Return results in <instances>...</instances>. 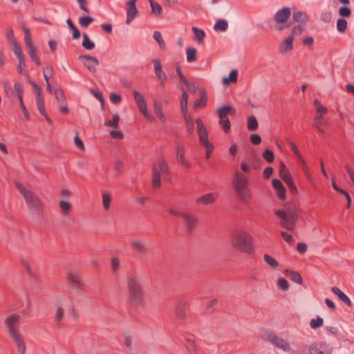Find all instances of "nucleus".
<instances>
[{
    "mask_svg": "<svg viewBox=\"0 0 354 354\" xmlns=\"http://www.w3.org/2000/svg\"><path fill=\"white\" fill-rule=\"evenodd\" d=\"M28 82L32 86L35 91V99L41 98L42 97V90L39 86H38L36 83L31 81L30 80H28Z\"/></svg>",
    "mask_w": 354,
    "mask_h": 354,
    "instance_id": "obj_47",
    "label": "nucleus"
},
{
    "mask_svg": "<svg viewBox=\"0 0 354 354\" xmlns=\"http://www.w3.org/2000/svg\"><path fill=\"white\" fill-rule=\"evenodd\" d=\"M215 198L213 194L208 193L202 196L198 197L196 203L198 205H207L209 204H212L214 202Z\"/></svg>",
    "mask_w": 354,
    "mask_h": 354,
    "instance_id": "obj_20",
    "label": "nucleus"
},
{
    "mask_svg": "<svg viewBox=\"0 0 354 354\" xmlns=\"http://www.w3.org/2000/svg\"><path fill=\"white\" fill-rule=\"evenodd\" d=\"M264 261L270 266L272 268H277L279 266L278 262L271 256L268 254H265L263 256Z\"/></svg>",
    "mask_w": 354,
    "mask_h": 354,
    "instance_id": "obj_41",
    "label": "nucleus"
},
{
    "mask_svg": "<svg viewBox=\"0 0 354 354\" xmlns=\"http://www.w3.org/2000/svg\"><path fill=\"white\" fill-rule=\"evenodd\" d=\"M35 100H36V104H37L38 111L42 115H45L46 110H45V107H44V98L43 97L37 98V99H35Z\"/></svg>",
    "mask_w": 354,
    "mask_h": 354,
    "instance_id": "obj_52",
    "label": "nucleus"
},
{
    "mask_svg": "<svg viewBox=\"0 0 354 354\" xmlns=\"http://www.w3.org/2000/svg\"><path fill=\"white\" fill-rule=\"evenodd\" d=\"M206 104V95L203 91H201V99H198L194 102V107H203Z\"/></svg>",
    "mask_w": 354,
    "mask_h": 354,
    "instance_id": "obj_44",
    "label": "nucleus"
},
{
    "mask_svg": "<svg viewBox=\"0 0 354 354\" xmlns=\"http://www.w3.org/2000/svg\"><path fill=\"white\" fill-rule=\"evenodd\" d=\"M153 103L154 111H155V113L157 115V117L162 115L163 111H162V105L161 102H160L159 101H158L157 100L155 99L153 100Z\"/></svg>",
    "mask_w": 354,
    "mask_h": 354,
    "instance_id": "obj_49",
    "label": "nucleus"
},
{
    "mask_svg": "<svg viewBox=\"0 0 354 354\" xmlns=\"http://www.w3.org/2000/svg\"><path fill=\"white\" fill-rule=\"evenodd\" d=\"M313 124L317 127L319 125H327L328 123L322 118V115H317L314 118Z\"/></svg>",
    "mask_w": 354,
    "mask_h": 354,
    "instance_id": "obj_61",
    "label": "nucleus"
},
{
    "mask_svg": "<svg viewBox=\"0 0 354 354\" xmlns=\"http://www.w3.org/2000/svg\"><path fill=\"white\" fill-rule=\"evenodd\" d=\"M66 279L71 288L76 290L77 295H80L84 285L80 276L76 272L70 271L67 274Z\"/></svg>",
    "mask_w": 354,
    "mask_h": 354,
    "instance_id": "obj_10",
    "label": "nucleus"
},
{
    "mask_svg": "<svg viewBox=\"0 0 354 354\" xmlns=\"http://www.w3.org/2000/svg\"><path fill=\"white\" fill-rule=\"evenodd\" d=\"M55 97L56 100L59 102H63L66 100L64 92L62 88L55 89Z\"/></svg>",
    "mask_w": 354,
    "mask_h": 354,
    "instance_id": "obj_57",
    "label": "nucleus"
},
{
    "mask_svg": "<svg viewBox=\"0 0 354 354\" xmlns=\"http://www.w3.org/2000/svg\"><path fill=\"white\" fill-rule=\"evenodd\" d=\"M235 112V109L229 105H224L216 110L219 119L228 118L227 115L229 114L234 115Z\"/></svg>",
    "mask_w": 354,
    "mask_h": 354,
    "instance_id": "obj_18",
    "label": "nucleus"
},
{
    "mask_svg": "<svg viewBox=\"0 0 354 354\" xmlns=\"http://www.w3.org/2000/svg\"><path fill=\"white\" fill-rule=\"evenodd\" d=\"M185 148L183 145L180 143L177 144L176 159L179 162L184 159Z\"/></svg>",
    "mask_w": 354,
    "mask_h": 354,
    "instance_id": "obj_51",
    "label": "nucleus"
},
{
    "mask_svg": "<svg viewBox=\"0 0 354 354\" xmlns=\"http://www.w3.org/2000/svg\"><path fill=\"white\" fill-rule=\"evenodd\" d=\"M197 128L196 131L199 138V143L202 147H205L209 145H212L208 140V133L203 124V122L201 119L197 118L196 120Z\"/></svg>",
    "mask_w": 354,
    "mask_h": 354,
    "instance_id": "obj_9",
    "label": "nucleus"
},
{
    "mask_svg": "<svg viewBox=\"0 0 354 354\" xmlns=\"http://www.w3.org/2000/svg\"><path fill=\"white\" fill-rule=\"evenodd\" d=\"M138 10L133 1L127 3V19L126 24H129L137 16Z\"/></svg>",
    "mask_w": 354,
    "mask_h": 354,
    "instance_id": "obj_16",
    "label": "nucleus"
},
{
    "mask_svg": "<svg viewBox=\"0 0 354 354\" xmlns=\"http://www.w3.org/2000/svg\"><path fill=\"white\" fill-rule=\"evenodd\" d=\"M151 13L157 17H159L162 15V6L157 2L151 1H149Z\"/></svg>",
    "mask_w": 354,
    "mask_h": 354,
    "instance_id": "obj_37",
    "label": "nucleus"
},
{
    "mask_svg": "<svg viewBox=\"0 0 354 354\" xmlns=\"http://www.w3.org/2000/svg\"><path fill=\"white\" fill-rule=\"evenodd\" d=\"M192 30L194 34L193 39L196 40L199 44L202 43L205 37V32L202 29H200L194 26L192 27Z\"/></svg>",
    "mask_w": 354,
    "mask_h": 354,
    "instance_id": "obj_33",
    "label": "nucleus"
},
{
    "mask_svg": "<svg viewBox=\"0 0 354 354\" xmlns=\"http://www.w3.org/2000/svg\"><path fill=\"white\" fill-rule=\"evenodd\" d=\"M111 266L112 271L114 274H116L120 266V260L117 257H113L111 261Z\"/></svg>",
    "mask_w": 354,
    "mask_h": 354,
    "instance_id": "obj_63",
    "label": "nucleus"
},
{
    "mask_svg": "<svg viewBox=\"0 0 354 354\" xmlns=\"http://www.w3.org/2000/svg\"><path fill=\"white\" fill-rule=\"evenodd\" d=\"M347 28V21L343 18L338 19L337 21V29L340 32H344Z\"/></svg>",
    "mask_w": 354,
    "mask_h": 354,
    "instance_id": "obj_48",
    "label": "nucleus"
},
{
    "mask_svg": "<svg viewBox=\"0 0 354 354\" xmlns=\"http://www.w3.org/2000/svg\"><path fill=\"white\" fill-rule=\"evenodd\" d=\"M169 169L167 162L162 158L158 159L157 165H154L152 171V185L158 188L161 185L160 178L169 179Z\"/></svg>",
    "mask_w": 354,
    "mask_h": 354,
    "instance_id": "obj_7",
    "label": "nucleus"
},
{
    "mask_svg": "<svg viewBox=\"0 0 354 354\" xmlns=\"http://www.w3.org/2000/svg\"><path fill=\"white\" fill-rule=\"evenodd\" d=\"M263 158L269 163H271L274 160V153L270 149H266L263 154Z\"/></svg>",
    "mask_w": 354,
    "mask_h": 354,
    "instance_id": "obj_55",
    "label": "nucleus"
},
{
    "mask_svg": "<svg viewBox=\"0 0 354 354\" xmlns=\"http://www.w3.org/2000/svg\"><path fill=\"white\" fill-rule=\"evenodd\" d=\"M153 37L158 42L160 48H163L165 46V43L160 32L155 31L153 32Z\"/></svg>",
    "mask_w": 354,
    "mask_h": 354,
    "instance_id": "obj_64",
    "label": "nucleus"
},
{
    "mask_svg": "<svg viewBox=\"0 0 354 354\" xmlns=\"http://www.w3.org/2000/svg\"><path fill=\"white\" fill-rule=\"evenodd\" d=\"M273 187L277 191V196L281 200L286 198V189L282 183L278 179H273L272 181Z\"/></svg>",
    "mask_w": 354,
    "mask_h": 354,
    "instance_id": "obj_19",
    "label": "nucleus"
},
{
    "mask_svg": "<svg viewBox=\"0 0 354 354\" xmlns=\"http://www.w3.org/2000/svg\"><path fill=\"white\" fill-rule=\"evenodd\" d=\"M21 317L18 314H10L4 320V325L11 339L15 343L19 354H26L25 337L21 334L19 325Z\"/></svg>",
    "mask_w": 354,
    "mask_h": 354,
    "instance_id": "obj_1",
    "label": "nucleus"
},
{
    "mask_svg": "<svg viewBox=\"0 0 354 354\" xmlns=\"http://www.w3.org/2000/svg\"><path fill=\"white\" fill-rule=\"evenodd\" d=\"M219 125L225 133H228L231 128V124L228 118L220 119L218 122Z\"/></svg>",
    "mask_w": 354,
    "mask_h": 354,
    "instance_id": "obj_42",
    "label": "nucleus"
},
{
    "mask_svg": "<svg viewBox=\"0 0 354 354\" xmlns=\"http://www.w3.org/2000/svg\"><path fill=\"white\" fill-rule=\"evenodd\" d=\"M6 39L8 42L12 45L17 43V41L15 38L13 30L11 28H8L7 32H6Z\"/></svg>",
    "mask_w": 354,
    "mask_h": 354,
    "instance_id": "obj_58",
    "label": "nucleus"
},
{
    "mask_svg": "<svg viewBox=\"0 0 354 354\" xmlns=\"http://www.w3.org/2000/svg\"><path fill=\"white\" fill-rule=\"evenodd\" d=\"M232 183L240 200L244 203L248 202L250 196L248 187V179L247 176L243 173L237 171L233 178Z\"/></svg>",
    "mask_w": 354,
    "mask_h": 354,
    "instance_id": "obj_5",
    "label": "nucleus"
},
{
    "mask_svg": "<svg viewBox=\"0 0 354 354\" xmlns=\"http://www.w3.org/2000/svg\"><path fill=\"white\" fill-rule=\"evenodd\" d=\"M227 28L228 23L225 19H219L214 25V30L216 32H225Z\"/></svg>",
    "mask_w": 354,
    "mask_h": 354,
    "instance_id": "obj_31",
    "label": "nucleus"
},
{
    "mask_svg": "<svg viewBox=\"0 0 354 354\" xmlns=\"http://www.w3.org/2000/svg\"><path fill=\"white\" fill-rule=\"evenodd\" d=\"M254 238L245 231H241L233 235L232 239V247L242 252L252 254L254 252Z\"/></svg>",
    "mask_w": 354,
    "mask_h": 354,
    "instance_id": "obj_4",
    "label": "nucleus"
},
{
    "mask_svg": "<svg viewBox=\"0 0 354 354\" xmlns=\"http://www.w3.org/2000/svg\"><path fill=\"white\" fill-rule=\"evenodd\" d=\"M138 108L146 119H147L148 120H150V121L155 120V118L152 115H151L148 111L146 101L138 104Z\"/></svg>",
    "mask_w": 354,
    "mask_h": 354,
    "instance_id": "obj_29",
    "label": "nucleus"
},
{
    "mask_svg": "<svg viewBox=\"0 0 354 354\" xmlns=\"http://www.w3.org/2000/svg\"><path fill=\"white\" fill-rule=\"evenodd\" d=\"M186 347L189 354H195L196 353V345L192 340H187Z\"/></svg>",
    "mask_w": 354,
    "mask_h": 354,
    "instance_id": "obj_60",
    "label": "nucleus"
},
{
    "mask_svg": "<svg viewBox=\"0 0 354 354\" xmlns=\"http://www.w3.org/2000/svg\"><path fill=\"white\" fill-rule=\"evenodd\" d=\"M269 341L275 346L283 350L285 352H289L291 348L288 342L274 334H270L268 337Z\"/></svg>",
    "mask_w": 354,
    "mask_h": 354,
    "instance_id": "obj_12",
    "label": "nucleus"
},
{
    "mask_svg": "<svg viewBox=\"0 0 354 354\" xmlns=\"http://www.w3.org/2000/svg\"><path fill=\"white\" fill-rule=\"evenodd\" d=\"M181 91H182V95H181V97L180 99V111H181V113H188L187 101H188L189 95L185 89L181 88Z\"/></svg>",
    "mask_w": 354,
    "mask_h": 354,
    "instance_id": "obj_23",
    "label": "nucleus"
},
{
    "mask_svg": "<svg viewBox=\"0 0 354 354\" xmlns=\"http://www.w3.org/2000/svg\"><path fill=\"white\" fill-rule=\"evenodd\" d=\"M293 36L289 35L283 42L280 45L279 51L281 53H287L292 49Z\"/></svg>",
    "mask_w": 354,
    "mask_h": 354,
    "instance_id": "obj_25",
    "label": "nucleus"
},
{
    "mask_svg": "<svg viewBox=\"0 0 354 354\" xmlns=\"http://www.w3.org/2000/svg\"><path fill=\"white\" fill-rule=\"evenodd\" d=\"M292 19L295 22L305 23L309 20V16L304 11L295 10L292 13Z\"/></svg>",
    "mask_w": 354,
    "mask_h": 354,
    "instance_id": "obj_24",
    "label": "nucleus"
},
{
    "mask_svg": "<svg viewBox=\"0 0 354 354\" xmlns=\"http://www.w3.org/2000/svg\"><path fill=\"white\" fill-rule=\"evenodd\" d=\"M275 214L281 218V225L288 231H292L297 221V209L295 205L286 204L283 209H278Z\"/></svg>",
    "mask_w": 354,
    "mask_h": 354,
    "instance_id": "obj_3",
    "label": "nucleus"
},
{
    "mask_svg": "<svg viewBox=\"0 0 354 354\" xmlns=\"http://www.w3.org/2000/svg\"><path fill=\"white\" fill-rule=\"evenodd\" d=\"M82 46L88 50H93L95 48V43L92 41L87 34H83V41L82 43Z\"/></svg>",
    "mask_w": 354,
    "mask_h": 354,
    "instance_id": "obj_38",
    "label": "nucleus"
},
{
    "mask_svg": "<svg viewBox=\"0 0 354 354\" xmlns=\"http://www.w3.org/2000/svg\"><path fill=\"white\" fill-rule=\"evenodd\" d=\"M13 52L15 55L17 57L18 59H21V58H24V54L21 47L18 45L17 42L15 44H12Z\"/></svg>",
    "mask_w": 354,
    "mask_h": 354,
    "instance_id": "obj_59",
    "label": "nucleus"
},
{
    "mask_svg": "<svg viewBox=\"0 0 354 354\" xmlns=\"http://www.w3.org/2000/svg\"><path fill=\"white\" fill-rule=\"evenodd\" d=\"M291 15V9L288 7L279 10L274 15V20L276 22V29L282 30L290 25L286 24L287 20Z\"/></svg>",
    "mask_w": 354,
    "mask_h": 354,
    "instance_id": "obj_8",
    "label": "nucleus"
},
{
    "mask_svg": "<svg viewBox=\"0 0 354 354\" xmlns=\"http://www.w3.org/2000/svg\"><path fill=\"white\" fill-rule=\"evenodd\" d=\"M119 120H120L119 115L118 114H115L113 115L112 120L106 121L104 122V124L107 127L118 128Z\"/></svg>",
    "mask_w": 354,
    "mask_h": 354,
    "instance_id": "obj_45",
    "label": "nucleus"
},
{
    "mask_svg": "<svg viewBox=\"0 0 354 354\" xmlns=\"http://www.w3.org/2000/svg\"><path fill=\"white\" fill-rule=\"evenodd\" d=\"M284 274H286V277H289L292 281L299 284H301L302 278L298 272L290 271L289 270H285Z\"/></svg>",
    "mask_w": 354,
    "mask_h": 354,
    "instance_id": "obj_30",
    "label": "nucleus"
},
{
    "mask_svg": "<svg viewBox=\"0 0 354 354\" xmlns=\"http://www.w3.org/2000/svg\"><path fill=\"white\" fill-rule=\"evenodd\" d=\"M124 351L127 354H132V342L129 337H125L124 339Z\"/></svg>",
    "mask_w": 354,
    "mask_h": 354,
    "instance_id": "obj_46",
    "label": "nucleus"
},
{
    "mask_svg": "<svg viewBox=\"0 0 354 354\" xmlns=\"http://www.w3.org/2000/svg\"><path fill=\"white\" fill-rule=\"evenodd\" d=\"M238 72L236 69H233L230 71L229 77H225L223 78L222 82L224 85H227L230 82H235L237 80Z\"/></svg>",
    "mask_w": 354,
    "mask_h": 354,
    "instance_id": "obj_36",
    "label": "nucleus"
},
{
    "mask_svg": "<svg viewBox=\"0 0 354 354\" xmlns=\"http://www.w3.org/2000/svg\"><path fill=\"white\" fill-rule=\"evenodd\" d=\"M47 72H49L50 75H53V68L50 65H47L44 69H43V75L44 78L46 82V90L48 92L51 93L53 91V88L51 84L49 82V77L47 75Z\"/></svg>",
    "mask_w": 354,
    "mask_h": 354,
    "instance_id": "obj_26",
    "label": "nucleus"
},
{
    "mask_svg": "<svg viewBox=\"0 0 354 354\" xmlns=\"http://www.w3.org/2000/svg\"><path fill=\"white\" fill-rule=\"evenodd\" d=\"M23 30L24 32V41L26 46L28 47L34 45L31 40V35L29 29L24 28Z\"/></svg>",
    "mask_w": 354,
    "mask_h": 354,
    "instance_id": "obj_53",
    "label": "nucleus"
},
{
    "mask_svg": "<svg viewBox=\"0 0 354 354\" xmlns=\"http://www.w3.org/2000/svg\"><path fill=\"white\" fill-rule=\"evenodd\" d=\"M297 160L300 165L301 169L302 171L304 172V175L306 176V177L308 179H310L311 176L309 172V168H308V166L307 165L305 160L304 159V158L301 156L297 158Z\"/></svg>",
    "mask_w": 354,
    "mask_h": 354,
    "instance_id": "obj_35",
    "label": "nucleus"
},
{
    "mask_svg": "<svg viewBox=\"0 0 354 354\" xmlns=\"http://www.w3.org/2000/svg\"><path fill=\"white\" fill-rule=\"evenodd\" d=\"M187 62L189 63L194 62L196 60V50L194 48H187L186 50Z\"/></svg>",
    "mask_w": 354,
    "mask_h": 354,
    "instance_id": "obj_40",
    "label": "nucleus"
},
{
    "mask_svg": "<svg viewBox=\"0 0 354 354\" xmlns=\"http://www.w3.org/2000/svg\"><path fill=\"white\" fill-rule=\"evenodd\" d=\"M21 263L22 266H24V268L26 270L28 274L32 275L33 271L30 266L28 260L25 257H21Z\"/></svg>",
    "mask_w": 354,
    "mask_h": 354,
    "instance_id": "obj_62",
    "label": "nucleus"
},
{
    "mask_svg": "<svg viewBox=\"0 0 354 354\" xmlns=\"http://www.w3.org/2000/svg\"><path fill=\"white\" fill-rule=\"evenodd\" d=\"M15 91L17 93V96L19 100V102H21L23 100V85L19 82H16L14 85Z\"/></svg>",
    "mask_w": 354,
    "mask_h": 354,
    "instance_id": "obj_54",
    "label": "nucleus"
},
{
    "mask_svg": "<svg viewBox=\"0 0 354 354\" xmlns=\"http://www.w3.org/2000/svg\"><path fill=\"white\" fill-rule=\"evenodd\" d=\"M180 217L183 218L185 223L187 230L189 232H193L198 223L197 218L189 212H182Z\"/></svg>",
    "mask_w": 354,
    "mask_h": 354,
    "instance_id": "obj_13",
    "label": "nucleus"
},
{
    "mask_svg": "<svg viewBox=\"0 0 354 354\" xmlns=\"http://www.w3.org/2000/svg\"><path fill=\"white\" fill-rule=\"evenodd\" d=\"M59 207L63 216H68L71 212L72 205L69 201L62 199L59 201Z\"/></svg>",
    "mask_w": 354,
    "mask_h": 354,
    "instance_id": "obj_22",
    "label": "nucleus"
},
{
    "mask_svg": "<svg viewBox=\"0 0 354 354\" xmlns=\"http://www.w3.org/2000/svg\"><path fill=\"white\" fill-rule=\"evenodd\" d=\"M28 53L30 59L38 66L41 64L40 59L37 55L36 48L34 45L28 46Z\"/></svg>",
    "mask_w": 354,
    "mask_h": 354,
    "instance_id": "obj_34",
    "label": "nucleus"
},
{
    "mask_svg": "<svg viewBox=\"0 0 354 354\" xmlns=\"http://www.w3.org/2000/svg\"><path fill=\"white\" fill-rule=\"evenodd\" d=\"M279 176L286 184L292 181V176L283 163L281 164Z\"/></svg>",
    "mask_w": 354,
    "mask_h": 354,
    "instance_id": "obj_27",
    "label": "nucleus"
},
{
    "mask_svg": "<svg viewBox=\"0 0 354 354\" xmlns=\"http://www.w3.org/2000/svg\"><path fill=\"white\" fill-rule=\"evenodd\" d=\"M309 354H331V351L326 343H316L310 346Z\"/></svg>",
    "mask_w": 354,
    "mask_h": 354,
    "instance_id": "obj_14",
    "label": "nucleus"
},
{
    "mask_svg": "<svg viewBox=\"0 0 354 354\" xmlns=\"http://www.w3.org/2000/svg\"><path fill=\"white\" fill-rule=\"evenodd\" d=\"M187 302L185 301H179L175 308V315L179 320H184L186 317V308Z\"/></svg>",
    "mask_w": 354,
    "mask_h": 354,
    "instance_id": "obj_17",
    "label": "nucleus"
},
{
    "mask_svg": "<svg viewBox=\"0 0 354 354\" xmlns=\"http://www.w3.org/2000/svg\"><path fill=\"white\" fill-rule=\"evenodd\" d=\"M130 243L132 249L138 254L145 253L148 250L146 243L140 239H133Z\"/></svg>",
    "mask_w": 354,
    "mask_h": 354,
    "instance_id": "obj_15",
    "label": "nucleus"
},
{
    "mask_svg": "<svg viewBox=\"0 0 354 354\" xmlns=\"http://www.w3.org/2000/svg\"><path fill=\"white\" fill-rule=\"evenodd\" d=\"M15 186L23 196L28 209L37 216H41L44 212V205L39 196L19 183H15Z\"/></svg>",
    "mask_w": 354,
    "mask_h": 354,
    "instance_id": "obj_2",
    "label": "nucleus"
},
{
    "mask_svg": "<svg viewBox=\"0 0 354 354\" xmlns=\"http://www.w3.org/2000/svg\"><path fill=\"white\" fill-rule=\"evenodd\" d=\"M331 290L335 295H337L339 297V299L342 302H344L351 308L353 307V304L351 301L350 299L342 291H341L339 288H338L337 287H333Z\"/></svg>",
    "mask_w": 354,
    "mask_h": 354,
    "instance_id": "obj_21",
    "label": "nucleus"
},
{
    "mask_svg": "<svg viewBox=\"0 0 354 354\" xmlns=\"http://www.w3.org/2000/svg\"><path fill=\"white\" fill-rule=\"evenodd\" d=\"M79 59L82 61L83 65L91 72L96 71V66L99 64L98 59L93 56L80 55Z\"/></svg>",
    "mask_w": 354,
    "mask_h": 354,
    "instance_id": "obj_11",
    "label": "nucleus"
},
{
    "mask_svg": "<svg viewBox=\"0 0 354 354\" xmlns=\"http://www.w3.org/2000/svg\"><path fill=\"white\" fill-rule=\"evenodd\" d=\"M278 288L283 291H287L289 288V284L286 279L280 278L277 281Z\"/></svg>",
    "mask_w": 354,
    "mask_h": 354,
    "instance_id": "obj_56",
    "label": "nucleus"
},
{
    "mask_svg": "<svg viewBox=\"0 0 354 354\" xmlns=\"http://www.w3.org/2000/svg\"><path fill=\"white\" fill-rule=\"evenodd\" d=\"M93 21V18L91 17H81L79 19V24L82 27L86 28Z\"/></svg>",
    "mask_w": 354,
    "mask_h": 354,
    "instance_id": "obj_50",
    "label": "nucleus"
},
{
    "mask_svg": "<svg viewBox=\"0 0 354 354\" xmlns=\"http://www.w3.org/2000/svg\"><path fill=\"white\" fill-rule=\"evenodd\" d=\"M128 292L131 301L135 304H140L142 300V289L138 278L132 273L127 277Z\"/></svg>",
    "mask_w": 354,
    "mask_h": 354,
    "instance_id": "obj_6",
    "label": "nucleus"
},
{
    "mask_svg": "<svg viewBox=\"0 0 354 354\" xmlns=\"http://www.w3.org/2000/svg\"><path fill=\"white\" fill-rule=\"evenodd\" d=\"M186 122V129L189 134H192L194 129V122L188 113H182Z\"/></svg>",
    "mask_w": 354,
    "mask_h": 354,
    "instance_id": "obj_28",
    "label": "nucleus"
},
{
    "mask_svg": "<svg viewBox=\"0 0 354 354\" xmlns=\"http://www.w3.org/2000/svg\"><path fill=\"white\" fill-rule=\"evenodd\" d=\"M324 320L322 317H317L316 319H313L310 322V326L312 329H317L323 326Z\"/></svg>",
    "mask_w": 354,
    "mask_h": 354,
    "instance_id": "obj_43",
    "label": "nucleus"
},
{
    "mask_svg": "<svg viewBox=\"0 0 354 354\" xmlns=\"http://www.w3.org/2000/svg\"><path fill=\"white\" fill-rule=\"evenodd\" d=\"M102 202L104 211H109L111 207V194L108 192H103L102 194Z\"/></svg>",
    "mask_w": 354,
    "mask_h": 354,
    "instance_id": "obj_32",
    "label": "nucleus"
},
{
    "mask_svg": "<svg viewBox=\"0 0 354 354\" xmlns=\"http://www.w3.org/2000/svg\"><path fill=\"white\" fill-rule=\"evenodd\" d=\"M247 128L249 131H255L258 128V121L255 116L250 115L248 118Z\"/></svg>",
    "mask_w": 354,
    "mask_h": 354,
    "instance_id": "obj_39",
    "label": "nucleus"
}]
</instances>
